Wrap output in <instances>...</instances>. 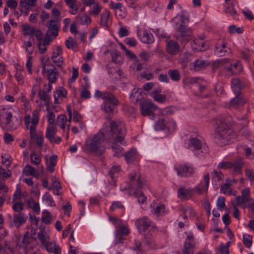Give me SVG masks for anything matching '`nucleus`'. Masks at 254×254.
Returning a JSON list of instances; mask_svg holds the SVG:
<instances>
[{
  "label": "nucleus",
  "instance_id": "nucleus-1",
  "mask_svg": "<svg viewBox=\"0 0 254 254\" xmlns=\"http://www.w3.org/2000/svg\"><path fill=\"white\" fill-rule=\"evenodd\" d=\"M126 133L125 128H102L97 134L90 136L86 140L85 147L90 152L101 155L105 150L103 145L105 140L115 139L122 141Z\"/></svg>",
  "mask_w": 254,
  "mask_h": 254
},
{
  "label": "nucleus",
  "instance_id": "nucleus-2",
  "mask_svg": "<svg viewBox=\"0 0 254 254\" xmlns=\"http://www.w3.org/2000/svg\"><path fill=\"white\" fill-rule=\"evenodd\" d=\"M234 135L232 128H217L215 133V141L218 145L224 146Z\"/></svg>",
  "mask_w": 254,
  "mask_h": 254
},
{
  "label": "nucleus",
  "instance_id": "nucleus-3",
  "mask_svg": "<svg viewBox=\"0 0 254 254\" xmlns=\"http://www.w3.org/2000/svg\"><path fill=\"white\" fill-rule=\"evenodd\" d=\"M192 33V29L188 25H179L175 37L181 44H186L193 38Z\"/></svg>",
  "mask_w": 254,
  "mask_h": 254
},
{
  "label": "nucleus",
  "instance_id": "nucleus-4",
  "mask_svg": "<svg viewBox=\"0 0 254 254\" xmlns=\"http://www.w3.org/2000/svg\"><path fill=\"white\" fill-rule=\"evenodd\" d=\"M141 114L143 116H151L152 119L154 118L153 113L154 111L157 109V107L151 100H145L139 103Z\"/></svg>",
  "mask_w": 254,
  "mask_h": 254
},
{
  "label": "nucleus",
  "instance_id": "nucleus-5",
  "mask_svg": "<svg viewBox=\"0 0 254 254\" xmlns=\"http://www.w3.org/2000/svg\"><path fill=\"white\" fill-rule=\"evenodd\" d=\"M103 100L102 110L107 113L113 112L115 107L117 106L119 104V101L116 98L115 96L110 92L108 93Z\"/></svg>",
  "mask_w": 254,
  "mask_h": 254
},
{
  "label": "nucleus",
  "instance_id": "nucleus-6",
  "mask_svg": "<svg viewBox=\"0 0 254 254\" xmlns=\"http://www.w3.org/2000/svg\"><path fill=\"white\" fill-rule=\"evenodd\" d=\"M29 141L30 144H36L40 148L43 146L44 137L42 132L37 130L36 128H30Z\"/></svg>",
  "mask_w": 254,
  "mask_h": 254
},
{
  "label": "nucleus",
  "instance_id": "nucleus-7",
  "mask_svg": "<svg viewBox=\"0 0 254 254\" xmlns=\"http://www.w3.org/2000/svg\"><path fill=\"white\" fill-rule=\"evenodd\" d=\"M162 37L166 38V52L170 55L175 56L179 54L180 52L181 47L179 43L173 40H170V37H167L164 34H162Z\"/></svg>",
  "mask_w": 254,
  "mask_h": 254
},
{
  "label": "nucleus",
  "instance_id": "nucleus-8",
  "mask_svg": "<svg viewBox=\"0 0 254 254\" xmlns=\"http://www.w3.org/2000/svg\"><path fill=\"white\" fill-rule=\"evenodd\" d=\"M175 169L177 174L182 177H187L191 176L194 172L193 168L185 163H180L175 166Z\"/></svg>",
  "mask_w": 254,
  "mask_h": 254
},
{
  "label": "nucleus",
  "instance_id": "nucleus-9",
  "mask_svg": "<svg viewBox=\"0 0 254 254\" xmlns=\"http://www.w3.org/2000/svg\"><path fill=\"white\" fill-rule=\"evenodd\" d=\"M193 235H189L184 243L182 249L183 254H193L194 252L195 244Z\"/></svg>",
  "mask_w": 254,
  "mask_h": 254
},
{
  "label": "nucleus",
  "instance_id": "nucleus-10",
  "mask_svg": "<svg viewBox=\"0 0 254 254\" xmlns=\"http://www.w3.org/2000/svg\"><path fill=\"white\" fill-rule=\"evenodd\" d=\"M151 222L147 217H143L135 222L136 226L140 234L145 232L151 226Z\"/></svg>",
  "mask_w": 254,
  "mask_h": 254
},
{
  "label": "nucleus",
  "instance_id": "nucleus-11",
  "mask_svg": "<svg viewBox=\"0 0 254 254\" xmlns=\"http://www.w3.org/2000/svg\"><path fill=\"white\" fill-rule=\"evenodd\" d=\"M215 54L220 57L225 56L230 54L232 52L231 49L228 47L227 44L223 43L221 44L217 43L215 44Z\"/></svg>",
  "mask_w": 254,
  "mask_h": 254
},
{
  "label": "nucleus",
  "instance_id": "nucleus-12",
  "mask_svg": "<svg viewBox=\"0 0 254 254\" xmlns=\"http://www.w3.org/2000/svg\"><path fill=\"white\" fill-rule=\"evenodd\" d=\"M39 112L38 110H34L32 114V117L30 115H27L24 118V123L26 126H28L31 123L33 126H36L39 122Z\"/></svg>",
  "mask_w": 254,
  "mask_h": 254
},
{
  "label": "nucleus",
  "instance_id": "nucleus-13",
  "mask_svg": "<svg viewBox=\"0 0 254 254\" xmlns=\"http://www.w3.org/2000/svg\"><path fill=\"white\" fill-rule=\"evenodd\" d=\"M213 126H216L218 127H229L235 126L234 123L232 122V119L230 117H227L226 118L221 117L216 118L213 120Z\"/></svg>",
  "mask_w": 254,
  "mask_h": 254
},
{
  "label": "nucleus",
  "instance_id": "nucleus-14",
  "mask_svg": "<svg viewBox=\"0 0 254 254\" xmlns=\"http://www.w3.org/2000/svg\"><path fill=\"white\" fill-rule=\"evenodd\" d=\"M190 144L189 145L188 148H190V146L192 145L194 148L193 151H196V153L198 155L200 154V152L201 153H203V150H201L202 149L201 143L199 139L197 137H191L190 139ZM204 150V153H206L207 152V149L204 147L203 148Z\"/></svg>",
  "mask_w": 254,
  "mask_h": 254
},
{
  "label": "nucleus",
  "instance_id": "nucleus-15",
  "mask_svg": "<svg viewBox=\"0 0 254 254\" xmlns=\"http://www.w3.org/2000/svg\"><path fill=\"white\" fill-rule=\"evenodd\" d=\"M137 36L140 41L144 43H150L153 41V36L147 30L137 31Z\"/></svg>",
  "mask_w": 254,
  "mask_h": 254
},
{
  "label": "nucleus",
  "instance_id": "nucleus-16",
  "mask_svg": "<svg viewBox=\"0 0 254 254\" xmlns=\"http://www.w3.org/2000/svg\"><path fill=\"white\" fill-rule=\"evenodd\" d=\"M209 179V175L208 173H207L204 176V185H203L202 183H200L198 186L195 188L194 190L198 194H201L203 191H207Z\"/></svg>",
  "mask_w": 254,
  "mask_h": 254
},
{
  "label": "nucleus",
  "instance_id": "nucleus-17",
  "mask_svg": "<svg viewBox=\"0 0 254 254\" xmlns=\"http://www.w3.org/2000/svg\"><path fill=\"white\" fill-rule=\"evenodd\" d=\"M191 47L197 51H203L209 48V44L206 42H199L198 39H194L191 43Z\"/></svg>",
  "mask_w": 254,
  "mask_h": 254
},
{
  "label": "nucleus",
  "instance_id": "nucleus-18",
  "mask_svg": "<svg viewBox=\"0 0 254 254\" xmlns=\"http://www.w3.org/2000/svg\"><path fill=\"white\" fill-rule=\"evenodd\" d=\"M26 221V218L24 217L23 213H17L13 215V224L12 226H14L18 228L22 224H24Z\"/></svg>",
  "mask_w": 254,
  "mask_h": 254
},
{
  "label": "nucleus",
  "instance_id": "nucleus-19",
  "mask_svg": "<svg viewBox=\"0 0 254 254\" xmlns=\"http://www.w3.org/2000/svg\"><path fill=\"white\" fill-rule=\"evenodd\" d=\"M125 158L128 164H132L138 158V154L135 149H131L125 154Z\"/></svg>",
  "mask_w": 254,
  "mask_h": 254
},
{
  "label": "nucleus",
  "instance_id": "nucleus-20",
  "mask_svg": "<svg viewBox=\"0 0 254 254\" xmlns=\"http://www.w3.org/2000/svg\"><path fill=\"white\" fill-rule=\"evenodd\" d=\"M124 138L125 136L123 137L122 141H117L115 139H114V142L113 143L112 145V148L114 151V153L113 154L114 156L120 157L123 156L124 149L121 146L118 144V143H120L122 144L125 143L124 142Z\"/></svg>",
  "mask_w": 254,
  "mask_h": 254
},
{
  "label": "nucleus",
  "instance_id": "nucleus-21",
  "mask_svg": "<svg viewBox=\"0 0 254 254\" xmlns=\"http://www.w3.org/2000/svg\"><path fill=\"white\" fill-rule=\"evenodd\" d=\"M129 179L132 184L129 187L131 188V189L136 190L138 189H141L143 185V182H141L140 180V177L137 178V180H135L136 177L135 173H130L129 175Z\"/></svg>",
  "mask_w": 254,
  "mask_h": 254
},
{
  "label": "nucleus",
  "instance_id": "nucleus-22",
  "mask_svg": "<svg viewBox=\"0 0 254 254\" xmlns=\"http://www.w3.org/2000/svg\"><path fill=\"white\" fill-rule=\"evenodd\" d=\"M193 70L195 71H200L204 69L210 64V63L206 60L197 59L192 63Z\"/></svg>",
  "mask_w": 254,
  "mask_h": 254
},
{
  "label": "nucleus",
  "instance_id": "nucleus-23",
  "mask_svg": "<svg viewBox=\"0 0 254 254\" xmlns=\"http://www.w3.org/2000/svg\"><path fill=\"white\" fill-rule=\"evenodd\" d=\"M48 28V30L47 31H49V33L53 35L54 38H56L58 36L59 28L55 20H51L49 21Z\"/></svg>",
  "mask_w": 254,
  "mask_h": 254
},
{
  "label": "nucleus",
  "instance_id": "nucleus-24",
  "mask_svg": "<svg viewBox=\"0 0 254 254\" xmlns=\"http://www.w3.org/2000/svg\"><path fill=\"white\" fill-rule=\"evenodd\" d=\"M192 195V190L190 189H187L185 187H180L178 189L179 197L185 199H189Z\"/></svg>",
  "mask_w": 254,
  "mask_h": 254
},
{
  "label": "nucleus",
  "instance_id": "nucleus-25",
  "mask_svg": "<svg viewBox=\"0 0 254 254\" xmlns=\"http://www.w3.org/2000/svg\"><path fill=\"white\" fill-rule=\"evenodd\" d=\"M45 246L49 252L53 253L55 254H61V249L59 246L56 245L55 242L47 243Z\"/></svg>",
  "mask_w": 254,
  "mask_h": 254
},
{
  "label": "nucleus",
  "instance_id": "nucleus-26",
  "mask_svg": "<svg viewBox=\"0 0 254 254\" xmlns=\"http://www.w3.org/2000/svg\"><path fill=\"white\" fill-rule=\"evenodd\" d=\"M23 173L26 176L30 175L38 178L39 176V173L36 170L30 165H27L23 169Z\"/></svg>",
  "mask_w": 254,
  "mask_h": 254
},
{
  "label": "nucleus",
  "instance_id": "nucleus-27",
  "mask_svg": "<svg viewBox=\"0 0 254 254\" xmlns=\"http://www.w3.org/2000/svg\"><path fill=\"white\" fill-rule=\"evenodd\" d=\"M110 15V12L107 9L105 10L104 12L101 14L100 24L101 26L106 27H108V22Z\"/></svg>",
  "mask_w": 254,
  "mask_h": 254
},
{
  "label": "nucleus",
  "instance_id": "nucleus-28",
  "mask_svg": "<svg viewBox=\"0 0 254 254\" xmlns=\"http://www.w3.org/2000/svg\"><path fill=\"white\" fill-rule=\"evenodd\" d=\"M47 73L49 81L51 83H55L58 78V72L56 67L53 66V68L48 69Z\"/></svg>",
  "mask_w": 254,
  "mask_h": 254
},
{
  "label": "nucleus",
  "instance_id": "nucleus-29",
  "mask_svg": "<svg viewBox=\"0 0 254 254\" xmlns=\"http://www.w3.org/2000/svg\"><path fill=\"white\" fill-rule=\"evenodd\" d=\"M57 155H52L50 157L49 160L46 162L47 166L51 172H54L55 170L54 167L57 164Z\"/></svg>",
  "mask_w": 254,
  "mask_h": 254
},
{
  "label": "nucleus",
  "instance_id": "nucleus-30",
  "mask_svg": "<svg viewBox=\"0 0 254 254\" xmlns=\"http://www.w3.org/2000/svg\"><path fill=\"white\" fill-rule=\"evenodd\" d=\"M246 103V101L240 95L237 96L235 98L231 100L230 105L231 106H243Z\"/></svg>",
  "mask_w": 254,
  "mask_h": 254
},
{
  "label": "nucleus",
  "instance_id": "nucleus-31",
  "mask_svg": "<svg viewBox=\"0 0 254 254\" xmlns=\"http://www.w3.org/2000/svg\"><path fill=\"white\" fill-rule=\"evenodd\" d=\"M150 94L153 99L156 102L162 103L166 101V96L165 95L158 94L155 92H151Z\"/></svg>",
  "mask_w": 254,
  "mask_h": 254
},
{
  "label": "nucleus",
  "instance_id": "nucleus-32",
  "mask_svg": "<svg viewBox=\"0 0 254 254\" xmlns=\"http://www.w3.org/2000/svg\"><path fill=\"white\" fill-rule=\"evenodd\" d=\"M231 182L229 179L226 180V183L222 185L221 187V190L224 194H228V195L232 194V190L230 189Z\"/></svg>",
  "mask_w": 254,
  "mask_h": 254
},
{
  "label": "nucleus",
  "instance_id": "nucleus-33",
  "mask_svg": "<svg viewBox=\"0 0 254 254\" xmlns=\"http://www.w3.org/2000/svg\"><path fill=\"white\" fill-rule=\"evenodd\" d=\"M168 73L172 80L177 81L180 79L181 75L178 69H170Z\"/></svg>",
  "mask_w": 254,
  "mask_h": 254
},
{
  "label": "nucleus",
  "instance_id": "nucleus-34",
  "mask_svg": "<svg viewBox=\"0 0 254 254\" xmlns=\"http://www.w3.org/2000/svg\"><path fill=\"white\" fill-rule=\"evenodd\" d=\"M211 174L212 176V181L213 182L217 183L223 179L224 175L221 172L213 170Z\"/></svg>",
  "mask_w": 254,
  "mask_h": 254
},
{
  "label": "nucleus",
  "instance_id": "nucleus-35",
  "mask_svg": "<svg viewBox=\"0 0 254 254\" xmlns=\"http://www.w3.org/2000/svg\"><path fill=\"white\" fill-rule=\"evenodd\" d=\"M224 11L226 14L232 16L234 19H236L237 18V13L234 9L233 4L226 6L224 9Z\"/></svg>",
  "mask_w": 254,
  "mask_h": 254
},
{
  "label": "nucleus",
  "instance_id": "nucleus-36",
  "mask_svg": "<svg viewBox=\"0 0 254 254\" xmlns=\"http://www.w3.org/2000/svg\"><path fill=\"white\" fill-rule=\"evenodd\" d=\"M22 32L24 36L33 35L35 28L30 27L28 24H24L22 26Z\"/></svg>",
  "mask_w": 254,
  "mask_h": 254
},
{
  "label": "nucleus",
  "instance_id": "nucleus-37",
  "mask_svg": "<svg viewBox=\"0 0 254 254\" xmlns=\"http://www.w3.org/2000/svg\"><path fill=\"white\" fill-rule=\"evenodd\" d=\"M76 19L78 20L80 23L82 24H89L91 22V19L87 15H81L78 14L76 17Z\"/></svg>",
  "mask_w": 254,
  "mask_h": 254
},
{
  "label": "nucleus",
  "instance_id": "nucleus-38",
  "mask_svg": "<svg viewBox=\"0 0 254 254\" xmlns=\"http://www.w3.org/2000/svg\"><path fill=\"white\" fill-rule=\"evenodd\" d=\"M243 163L241 159L236 160L234 164H233V169L235 173H239L240 172L241 169L243 167Z\"/></svg>",
  "mask_w": 254,
  "mask_h": 254
},
{
  "label": "nucleus",
  "instance_id": "nucleus-39",
  "mask_svg": "<svg viewBox=\"0 0 254 254\" xmlns=\"http://www.w3.org/2000/svg\"><path fill=\"white\" fill-rule=\"evenodd\" d=\"M67 122V118L64 115H59L57 119L56 125L60 127H65Z\"/></svg>",
  "mask_w": 254,
  "mask_h": 254
},
{
  "label": "nucleus",
  "instance_id": "nucleus-40",
  "mask_svg": "<svg viewBox=\"0 0 254 254\" xmlns=\"http://www.w3.org/2000/svg\"><path fill=\"white\" fill-rule=\"evenodd\" d=\"M42 199L45 201L46 203L50 206H55L56 203L53 200L52 196L48 193L46 192L43 196Z\"/></svg>",
  "mask_w": 254,
  "mask_h": 254
},
{
  "label": "nucleus",
  "instance_id": "nucleus-41",
  "mask_svg": "<svg viewBox=\"0 0 254 254\" xmlns=\"http://www.w3.org/2000/svg\"><path fill=\"white\" fill-rule=\"evenodd\" d=\"M38 238L39 239L42 244L45 245L48 243L49 236L45 233L44 230H41L38 234Z\"/></svg>",
  "mask_w": 254,
  "mask_h": 254
},
{
  "label": "nucleus",
  "instance_id": "nucleus-42",
  "mask_svg": "<svg viewBox=\"0 0 254 254\" xmlns=\"http://www.w3.org/2000/svg\"><path fill=\"white\" fill-rule=\"evenodd\" d=\"M2 249L3 250L5 254H14V249L11 246L9 241H4V245H3Z\"/></svg>",
  "mask_w": 254,
  "mask_h": 254
},
{
  "label": "nucleus",
  "instance_id": "nucleus-43",
  "mask_svg": "<svg viewBox=\"0 0 254 254\" xmlns=\"http://www.w3.org/2000/svg\"><path fill=\"white\" fill-rule=\"evenodd\" d=\"M178 17H179L181 22L180 23H179L178 22L176 24L178 26L179 25H187L186 24H188L190 21L189 15H187L183 12Z\"/></svg>",
  "mask_w": 254,
  "mask_h": 254
},
{
  "label": "nucleus",
  "instance_id": "nucleus-44",
  "mask_svg": "<svg viewBox=\"0 0 254 254\" xmlns=\"http://www.w3.org/2000/svg\"><path fill=\"white\" fill-rule=\"evenodd\" d=\"M252 237L249 235H244L243 242L245 246L248 248H250L252 245Z\"/></svg>",
  "mask_w": 254,
  "mask_h": 254
},
{
  "label": "nucleus",
  "instance_id": "nucleus-45",
  "mask_svg": "<svg viewBox=\"0 0 254 254\" xmlns=\"http://www.w3.org/2000/svg\"><path fill=\"white\" fill-rule=\"evenodd\" d=\"M228 63V61L226 59H222L219 61H216V62L213 63V70H215L219 67L223 66L226 64Z\"/></svg>",
  "mask_w": 254,
  "mask_h": 254
},
{
  "label": "nucleus",
  "instance_id": "nucleus-46",
  "mask_svg": "<svg viewBox=\"0 0 254 254\" xmlns=\"http://www.w3.org/2000/svg\"><path fill=\"white\" fill-rule=\"evenodd\" d=\"M31 162L34 165H38L41 161L40 156L36 155L35 152H32L30 154Z\"/></svg>",
  "mask_w": 254,
  "mask_h": 254
},
{
  "label": "nucleus",
  "instance_id": "nucleus-47",
  "mask_svg": "<svg viewBox=\"0 0 254 254\" xmlns=\"http://www.w3.org/2000/svg\"><path fill=\"white\" fill-rule=\"evenodd\" d=\"M56 133V130L55 128H48L46 133V137L49 139L50 142H52L55 135Z\"/></svg>",
  "mask_w": 254,
  "mask_h": 254
},
{
  "label": "nucleus",
  "instance_id": "nucleus-48",
  "mask_svg": "<svg viewBox=\"0 0 254 254\" xmlns=\"http://www.w3.org/2000/svg\"><path fill=\"white\" fill-rule=\"evenodd\" d=\"M134 193L137 198L138 202L139 203L143 204L146 201V197L145 196L144 193L141 191H135Z\"/></svg>",
  "mask_w": 254,
  "mask_h": 254
},
{
  "label": "nucleus",
  "instance_id": "nucleus-49",
  "mask_svg": "<svg viewBox=\"0 0 254 254\" xmlns=\"http://www.w3.org/2000/svg\"><path fill=\"white\" fill-rule=\"evenodd\" d=\"M108 125L107 126H109V127H122L124 126L125 125L123 122L120 121H113L111 119H109L108 120Z\"/></svg>",
  "mask_w": 254,
  "mask_h": 254
},
{
  "label": "nucleus",
  "instance_id": "nucleus-50",
  "mask_svg": "<svg viewBox=\"0 0 254 254\" xmlns=\"http://www.w3.org/2000/svg\"><path fill=\"white\" fill-rule=\"evenodd\" d=\"M216 205L218 209L219 210L222 211L226 206L225 197L223 196H220L217 199Z\"/></svg>",
  "mask_w": 254,
  "mask_h": 254
},
{
  "label": "nucleus",
  "instance_id": "nucleus-51",
  "mask_svg": "<svg viewBox=\"0 0 254 254\" xmlns=\"http://www.w3.org/2000/svg\"><path fill=\"white\" fill-rule=\"evenodd\" d=\"M38 96L41 100L45 102H48L50 100V96L48 92L45 90H40L38 92Z\"/></svg>",
  "mask_w": 254,
  "mask_h": 254
},
{
  "label": "nucleus",
  "instance_id": "nucleus-52",
  "mask_svg": "<svg viewBox=\"0 0 254 254\" xmlns=\"http://www.w3.org/2000/svg\"><path fill=\"white\" fill-rule=\"evenodd\" d=\"M176 124L174 122H169L166 123L165 120L164 119H161L158 121V126L159 127H167L169 126H175Z\"/></svg>",
  "mask_w": 254,
  "mask_h": 254
},
{
  "label": "nucleus",
  "instance_id": "nucleus-53",
  "mask_svg": "<svg viewBox=\"0 0 254 254\" xmlns=\"http://www.w3.org/2000/svg\"><path fill=\"white\" fill-rule=\"evenodd\" d=\"M232 87L235 92H238L240 89V82L237 78L233 79L231 81Z\"/></svg>",
  "mask_w": 254,
  "mask_h": 254
},
{
  "label": "nucleus",
  "instance_id": "nucleus-54",
  "mask_svg": "<svg viewBox=\"0 0 254 254\" xmlns=\"http://www.w3.org/2000/svg\"><path fill=\"white\" fill-rule=\"evenodd\" d=\"M24 203L22 202H14L12 206V209L15 212L20 213V212L23 209Z\"/></svg>",
  "mask_w": 254,
  "mask_h": 254
},
{
  "label": "nucleus",
  "instance_id": "nucleus-55",
  "mask_svg": "<svg viewBox=\"0 0 254 254\" xmlns=\"http://www.w3.org/2000/svg\"><path fill=\"white\" fill-rule=\"evenodd\" d=\"M49 31H47L45 37L43 41V43L48 46L50 44V42L53 40V35L49 33Z\"/></svg>",
  "mask_w": 254,
  "mask_h": 254
},
{
  "label": "nucleus",
  "instance_id": "nucleus-56",
  "mask_svg": "<svg viewBox=\"0 0 254 254\" xmlns=\"http://www.w3.org/2000/svg\"><path fill=\"white\" fill-rule=\"evenodd\" d=\"M233 166V164L230 162H221L219 163L217 167L219 169H227L231 168Z\"/></svg>",
  "mask_w": 254,
  "mask_h": 254
},
{
  "label": "nucleus",
  "instance_id": "nucleus-57",
  "mask_svg": "<svg viewBox=\"0 0 254 254\" xmlns=\"http://www.w3.org/2000/svg\"><path fill=\"white\" fill-rule=\"evenodd\" d=\"M56 53L54 52L53 53V55L51 57V59L53 61V62L55 63L58 66H61L62 64V63L63 62V61L62 60V57L61 56L58 59L57 58V57L55 56V54Z\"/></svg>",
  "mask_w": 254,
  "mask_h": 254
},
{
  "label": "nucleus",
  "instance_id": "nucleus-58",
  "mask_svg": "<svg viewBox=\"0 0 254 254\" xmlns=\"http://www.w3.org/2000/svg\"><path fill=\"white\" fill-rule=\"evenodd\" d=\"M117 232L122 234L124 236H127L129 233V230L125 225H120L119 226Z\"/></svg>",
  "mask_w": 254,
  "mask_h": 254
},
{
  "label": "nucleus",
  "instance_id": "nucleus-59",
  "mask_svg": "<svg viewBox=\"0 0 254 254\" xmlns=\"http://www.w3.org/2000/svg\"><path fill=\"white\" fill-rule=\"evenodd\" d=\"M190 57V54L188 53H185L183 54H181L179 56V61L180 63L183 64L186 63L189 61V59Z\"/></svg>",
  "mask_w": 254,
  "mask_h": 254
},
{
  "label": "nucleus",
  "instance_id": "nucleus-60",
  "mask_svg": "<svg viewBox=\"0 0 254 254\" xmlns=\"http://www.w3.org/2000/svg\"><path fill=\"white\" fill-rule=\"evenodd\" d=\"M169 128H155V130L157 132V134L163 137L167 135V132L169 131Z\"/></svg>",
  "mask_w": 254,
  "mask_h": 254
},
{
  "label": "nucleus",
  "instance_id": "nucleus-61",
  "mask_svg": "<svg viewBox=\"0 0 254 254\" xmlns=\"http://www.w3.org/2000/svg\"><path fill=\"white\" fill-rule=\"evenodd\" d=\"M33 237H32V236L30 235L29 232H27L24 235L22 242L24 245L27 246V245L30 243L31 239Z\"/></svg>",
  "mask_w": 254,
  "mask_h": 254
},
{
  "label": "nucleus",
  "instance_id": "nucleus-62",
  "mask_svg": "<svg viewBox=\"0 0 254 254\" xmlns=\"http://www.w3.org/2000/svg\"><path fill=\"white\" fill-rule=\"evenodd\" d=\"M65 44L68 49L73 48L76 45V42L73 41L71 37L68 38L65 42Z\"/></svg>",
  "mask_w": 254,
  "mask_h": 254
},
{
  "label": "nucleus",
  "instance_id": "nucleus-63",
  "mask_svg": "<svg viewBox=\"0 0 254 254\" xmlns=\"http://www.w3.org/2000/svg\"><path fill=\"white\" fill-rule=\"evenodd\" d=\"M46 215L42 217V221L46 224H49L51 223L52 218L50 213L48 211H46Z\"/></svg>",
  "mask_w": 254,
  "mask_h": 254
},
{
  "label": "nucleus",
  "instance_id": "nucleus-64",
  "mask_svg": "<svg viewBox=\"0 0 254 254\" xmlns=\"http://www.w3.org/2000/svg\"><path fill=\"white\" fill-rule=\"evenodd\" d=\"M52 183L53 184V188H55L57 191L62 189L61 184L56 177L52 178Z\"/></svg>",
  "mask_w": 254,
  "mask_h": 254
}]
</instances>
